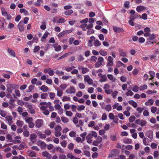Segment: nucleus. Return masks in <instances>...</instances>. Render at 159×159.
<instances>
[{"instance_id":"f257e3e1","label":"nucleus","mask_w":159,"mask_h":159,"mask_svg":"<svg viewBox=\"0 0 159 159\" xmlns=\"http://www.w3.org/2000/svg\"><path fill=\"white\" fill-rule=\"evenodd\" d=\"M16 85L14 84H8L7 85V91L8 93H11L12 90L15 89Z\"/></svg>"},{"instance_id":"f03ea898","label":"nucleus","mask_w":159,"mask_h":159,"mask_svg":"<svg viewBox=\"0 0 159 159\" xmlns=\"http://www.w3.org/2000/svg\"><path fill=\"white\" fill-rule=\"evenodd\" d=\"M61 127L59 125L56 126L55 129V136L56 137H59L61 136Z\"/></svg>"},{"instance_id":"7ed1b4c3","label":"nucleus","mask_w":159,"mask_h":159,"mask_svg":"<svg viewBox=\"0 0 159 159\" xmlns=\"http://www.w3.org/2000/svg\"><path fill=\"white\" fill-rule=\"evenodd\" d=\"M17 27L18 28L19 31L21 32L24 30L25 25L22 20H21L19 22L17 25Z\"/></svg>"},{"instance_id":"20e7f679","label":"nucleus","mask_w":159,"mask_h":159,"mask_svg":"<svg viewBox=\"0 0 159 159\" xmlns=\"http://www.w3.org/2000/svg\"><path fill=\"white\" fill-rule=\"evenodd\" d=\"M72 30H66L59 33L57 35L58 38H61L63 37L65 34L71 33Z\"/></svg>"},{"instance_id":"39448f33","label":"nucleus","mask_w":159,"mask_h":159,"mask_svg":"<svg viewBox=\"0 0 159 159\" xmlns=\"http://www.w3.org/2000/svg\"><path fill=\"white\" fill-rule=\"evenodd\" d=\"M43 120L41 119H37L36 122V127L38 128L41 127L43 124Z\"/></svg>"},{"instance_id":"423d86ee","label":"nucleus","mask_w":159,"mask_h":159,"mask_svg":"<svg viewBox=\"0 0 159 159\" xmlns=\"http://www.w3.org/2000/svg\"><path fill=\"white\" fill-rule=\"evenodd\" d=\"M75 88L73 86H71L70 87L69 89H67L66 91V92L67 93L70 94H74L75 93Z\"/></svg>"},{"instance_id":"0eeeda50","label":"nucleus","mask_w":159,"mask_h":159,"mask_svg":"<svg viewBox=\"0 0 159 159\" xmlns=\"http://www.w3.org/2000/svg\"><path fill=\"white\" fill-rule=\"evenodd\" d=\"M42 155L43 157H46L47 159H51L52 158V155L47 151L42 152Z\"/></svg>"},{"instance_id":"6e6552de","label":"nucleus","mask_w":159,"mask_h":159,"mask_svg":"<svg viewBox=\"0 0 159 159\" xmlns=\"http://www.w3.org/2000/svg\"><path fill=\"white\" fill-rule=\"evenodd\" d=\"M113 58L111 56H109L107 59L108 62L107 64V66H112L113 65Z\"/></svg>"},{"instance_id":"1a4fd4ad","label":"nucleus","mask_w":159,"mask_h":159,"mask_svg":"<svg viewBox=\"0 0 159 159\" xmlns=\"http://www.w3.org/2000/svg\"><path fill=\"white\" fill-rule=\"evenodd\" d=\"M113 30L116 33L124 32V30L120 27H118L116 26H113Z\"/></svg>"},{"instance_id":"9d476101","label":"nucleus","mask_w":159,"mask_h":159,"mask_svg":"<svg viewBox=\"0 0 159 159\" xmlns=\"http://www.w3.org/2000/svg\"><path fill=\"white\" fill-rule=\"evenodd\" d=\"M5 119L8 121L9 125H11L13 122L12 117L11 116H7L6 117Z\"/></svg>"},{"instance_id":"9b49d317","label":"nucleus","mask_w":159,"mask_h":159,"mask_svg":"<svg viewBox=\"0 0 159 159\" xmlns=\"http://www.w3.org/2000/svg\"><path fill=\"white\" fill-rule=\"evenodd\" d=\"M146 136L149 138L150 139L152 140L153 137V132L151 130H149L147 132L146 134Z\"/></svg>"},{"instance_id":"f8f14e48","label":"nucleus","mask_w":159,"mask_h":159,"mask_svg":"<svg viewBox=\"0 0 159 159\" xmlns=\"http://www.w3.org/2000/svg\"><path fill=\"white\" fill-rule=\"evenodd\" d=\"M36 135L34 134H32L30 135V138L32 142L34 143L36 141Z\"/></svg>"},{"instance_id":"ddd939ff","label":"nucleus","mask_w":159,"mask_h":159,"mask_svg":"<svg viewBox=\"0 0 159 159\" xmlns=\"http://www.w3.org/2000/svg\"><path fill=\"white\" fill-rule=\"evenodd\" d=\"M146 8L145 7L143 6H137L136 8V10L138 12L142 11L143 10H145Z\"/></svg>"},{"instance_id":"4468645a","label":"nucleus","mask_w":159,"mask_h":159,"mask_svg":"<svg viewBox=\"0 0 159 159\" xmlns=\"http://www.w3.org/2000/svg\"><path fill=\"white\" fill-rule=\"evenodd\" d=\"M118 51L119 52V54L120 56L125 57L126 56V53L123 49L119 48Z\"/></svg>"},{"instance_id":"2eb2a0df","label":"nucleus","mask_w":159,"mask_h":159,"mask_svg":"<svg viewBox=\"0 0 159 159\" xmlns=\"http://www.w3.org/2000/svg\"><path fill=\"white\" fill-rule=\"evenodd\" d=\"M28 155L31 157H35L36 156V154L34 151H28Z\"/></svg>"},{"instance_id":"dca6fc26","label":"nucleus","mask_w":159,"mask_h":159,"mask_svg":"<svg viewBox=\"0 0 159 159\" xmlns=\"http://www.w3.org/2000/svg\"><path fill=\"white\" fill-rule=\"evenodd\" d=\"M128 103L134 108H136L137 107L138 105L137 103L133 100H129L128 101Z\"/></svg>"},{"instance_id":"f3484780","label":"nucleus","mask_w":159,"mask_h":159,"mask_svg":"<svg viewBox=\"0 0 159 159\" xmlns=\"http://www.w3.org/2000/svg\"><path fill=\"white\" fill-rule=\"evenodd\" d=\"M138 17L141 18L140 15H139L138 13H136L134 15H131L130 16L129 18L132 19V20H134L135 19L137 18Z\"/></svg>"},{"instance_id":"a211bd4d","label":"nucleus","mask_w":159,"mask_h":159,"mask_svg":"<svg viewBox=\"0 0 159 159\" xmlns=\"http://www.w3.org/2000/svg\"><path fill=\"white\" fill-rule=\"evenodd\" d=\"M73 11L71 9L66 10L64 11V14L66 16H69L72 14Z\"/></svg>"},{"instance_id":"6ab92c4d","label":"nucleus","mask_w":159,"mask_h":159,"mask_svg":"<svg viewBox=\"0 0 159 159\" xmlns=\"http://www.w3.org/2000/svg\"><path fill=\"white\" fill-rule=\"evenodd\" d=\"M7 52L11 56L13 57H15V52L13 51L12 49L11 48H8Z\"/></svg>"},{"instance_id":"aec40b11","label":"nucleus","mask_w":159,"mask_h":159,"mask_svg":"<svg viewBox=\"0 0 159 159\" xmlns=\"http://www.w3.org/2000/svg\"><path fill=\"white\" fill-rule=\"evenodd\" d=\"M148 73L150 75V76L151 77V78L149 79V80H151L153 79L155 76V73L153 71H150L148 72Z\"/></svg>"},{"instance_id":"412c9836","label":"nucleus","mask_w":159,"mask_h":159,"mask_svg":"<svg viewBox=\"0 0 159 159\" xmlns=\"http://www.w3.org/2000/svg\"><path fill=\"white\" fill-rule=\"evenodd\" d=\"M40 89L43 92H46L48 91V87L43 85L40 88Z\"/></svg>"},{"instance_id":"4be33fe9","label":"nucleus","mask_w":159,"mask_h":159,"mask_svg":"<svg viewBox=\"0 0 159 159\" xmlns=\"http://www.w3.org/2000/svg\"><path fill=\"white\" fill-rule=\"evenodd\" d=\"M67 157L68 158L70 159H80V158L76 157L72 155L70 153L68 154L67 155Z\"/></svg>"},{"instance_id":"5701e85b","label":"nucleus","mask_w":159,"mask_h":159,"mask_svg":"<svg viewBox=\"0 0 159 159\" xmlns=\"http://www.w3.org/2000/svg\"><path fill=\"white\" fill-rule=\"evenodd\" d=\"M20 11L21 13H24L25 16L29 14L27 10L25 9H20Z\"/></svg>"},{"instance_id":"b1692460","label":"nucleus","mask_w":159,"mask_h":159,"mask_svg":"<svg viewBox=\"0 0 159 159\" xmlns=\"http://www.w3.org/2000/svg\"><path fill=\"white\" fill-rule=\"evenodd\" d=\"M111 105L107 104L105 108V109L107 111H109L111 110Z\"/></svg>"},{"instance_id":"393cba45","label":"nucleus","mask_w":159,"mask_h":159,"mask_svg":"<svg viewBox=\"0 0 159 159\" xmlns=\"http://www.w3.org/2000/svg\"><path fill=\"white\" fill-rule=\"evenodd\" d=\"M107 77L106 75H105L101 76V79L99 80V81L101 82L105 81L107 80Z\"/></svg>"},{"instance_id":"a878e982","label":"nucleus","mask_w":159,"mask_h":159,"mask_svg":"<svg viewBox=\"0 0 159 159\" xmlns=\"http://www.w3.org/2000/svg\"><path fill=\"white\" fill-rule=\"evenodd\" d=\"M94 44L95 47H98L101 45V43L98 40L96 39L94 40Z\"/></svg>"},{"instance_id":"bb28decb","label":"nucleus","mask_w":159,"mask_h":159,"mask_svg":"<svg viewBox=\"0 0 159 159\" xmlns=\"http://www.w3.org/2000/svg\"><path fill=\"white\" fill-rule=\"evenodd\" d=\"M23 123H24L23 121L18 120L17 121L16 124L18 126L20 127H22Z\"/></svg>"},{"instance_id":"cd10ccee","label":"nucleus","mask_w":159,"mask_h":159,"mask_svg":"<svg viewBox=\"0 0 159 159\" xmlns=\"http://www.w3.org/2000/svg\"><path fill=\"white\" fill-rule=\"evenodd\" d=\"M99 53L100 54L103 56H106L107 54V53L104 50H101L99 51Z\"/></svg>"},{"instance_id":"c85d7f7f","label":"nucleus","mask_w":159,"mask_h":159,"mask_svg":"<svg viewBox=\"0 0 159 159\" xmlns=\"http://www.w3.org/2000/svg\"><path fill=\"white\" fill-rule=\"evenodd\" d=\"M123 142L125 143L130 144L131 143L132 140L130 139H128L126 138L124 139Z\"/></svg>"},{"instance_id":"c756f323","label":"nucleus","mask_w":159,"mask_h":159,"mask_svg":"<svg viewBox=\"0 0 159 159\" xmlns=\"http://www.w3.org/2000/svg\"><path fill=\"white\" fill-rule=\"evenodd\" d=\"M85 106L83 105H80L78 106L77 108V110L78 111H80L81 110H84L85 108Z\"/></svg>"},{"instance_id":"7c9ffc66","label":"nucleus","mask_w":159,"mask_h":159,"mask_svg":"<svg viewBox=\"0 0 159 159\" xmlns=\"http://www.w3.org/2000/svg\"><path fill=\"white\" fill-rule=\"evenodd\" d=\"M75 67L74 66H72L71 67L66 66L65 67V69L66 71L67 72H70L71 70H73Z\"/></svg>"},{"instance_id":"2f4dec72","label":"nucleus","mask_w":159,"mask_h":159,"mask_svg":"<svg viewBox=\"0 0 159 159\" xmlns=\"http://www.w3.org/2000/svg\"><path fill=\"white\" fill-rule=\"evenodd\" d=\"M61 118V121L63 123H67L69 121V119L66 117L63 116Z\"/></svg>"},{"instance_id":"473e14b6","label":"nucleus","mask_w":159,"mask_h":159,"mask_svg":"<svg viewBox=\"0 0 159 159\" xmlns=\"http://www.w3.org/2000/svg\"><path fill=\"white\" fill-rule=\"evenodd\" d=\"M0 114L2 117H5L7 115V112L4 110H0Z\"/></svg>"},{"instance_id":"72a5a7b5","label":"nucleus","mask_w":159,"mask_h":159,"mask_svg":"<svg viewBox=\"0 0 159 159\" xmlns=\"http://www.w3.org/2000/svg\"><path fill=\"white\" fill-rule=\"evenodd\" d=\"M148 86L146 84H144L143 85L140 86L139 87V89L140 90L143 91L147 89Z\"/></svg>"},{"instance_id":"f704fd0d","label":"nucleus","mask_w":159,"mask_h":159,"mask_svg":"<svg viewBox=\"0 0 159 159\" xmlns=\"http://www.w3.org/2000/svg\"><path fill=\"white\" fill-rule=\"evenodd\" d=\"M156 38V35L154 34H152L149 35V38L147 39V40H152Z\"/></svg>"},{"instance_id":"c9c22d12","label":"nucleus","mask_w":159,"mask_h":159,"mask_svg":"<svg viewBox=\"0 0 159 159\" xmlns=\"http://www.w3.org/2000/svg\"><path fill=\"white\" fill-rule=\"evenodd\" d=\"M70 97H68L67 96H63L62 97V100L63 102H65L67 101H70Z\"/></svg>"},{"instance_id":"e433bc0d","label":"nucleus","mask_w":159,"mask_h":159,"mask_svg":"<svg viewBox=\"0 0 159 159\" xmlns=\"http://www.w3.org/2000/svg\"><path fill=\"white\" fill-rule=\"evenodd\" d=\"M39 143H40L41 148H45L46 146V144L44 142L39 140Z\"/></svg>"},{"instance_id":"4c0bfd02","label":"nucleus","mask_w":159,"mask_h":159,"mask_svg":"<svg viewBox=\"0 0 159 159\" xmlns=\"http://www.w3.org/2000/svg\"><path fill=\"white\" fill-rule=\"evenodd\" d=\"M65 21V19L62 17L60 18L57 21V23H63Z\"/></svg>"},{"instance_id":"58836bf2","label":"nucleus","mask_w":159,"mask_h":159,"mask_svg":"<svg viewBox=\"0 0 159 159\" xmlns=\"http://www.w3.org/2000/svg\"><path fill=\"white\" fill-rule=\"evenodd\" d=\"M55 149L57 151H59L61 153H63L64 152L63 150L60 147H55Z\"/></svg>"},{"instance_id":"ea45409f","label":"nucleus","mask_w":159,"mask_h":159,"mask_svg":"<svg viewBox=\"0 0 159 159\" xmlns=\"http://www.w3.org/2000/svg\"><path fill=\"white\" fill-rule=\"evenodd\" d=\"M56 73L58 76H61L64 74V72L62 71H60L59 70H57L55 72Z\"/></svg>"},{"instance_id":"a19ab883","label":"nucleus","mask_w":159,"mask_h":159,"mask_svg":"<svg viewBox=\"0 0 159 159\" xmlns=\"http://www.w3.org/2000/svg\"><path fill=\"white\" fill-rule=\"evenodd\" d=\"M127 125L129 127H131L133 128H136L137 126L134 123H128L127 124Z\"/></svg>"},{"instance_id":"79ce46f5","label":"nucleus","mask_w":159,"mask_h":159,"mask_svg":"<svg viewBox=\"0 0 159 159\" xmlns=\"http://www.w3.org/2000/svg\"><path fill=\"white\" fill-rule=\"evenodd\" d=\"M135 117L134 116H131L129 118V121L130 122H132L134 121L135 119Z\"/></svg>"},{"instance_id":"37998d69","label":"nucleus","mask_w":159,"mask_h":159,"mask_svg":"<svg viewBox=\"0 0 159 159\" xmlns=\"http://www.w3.org/2000/svg\"><path fill=\"white\" fill-rule=\"evenodd\" d=\"M40 49V47L39 46H35L33 50L34 53H36L38 52Z\"/></svg>"},{"instance_id":"c03bdc74","label":"nucleus","mask_w":159,"mask_h":159,"mask_svg":"<svg viewBox=\"0 0 159 159\" xmlns=\"http://www.w3.org/2000/svg\"><path fill=\"white\" fill-rule=\"evenodd\" d=\"M116 151L117 150L116 149H113L111 151V154L109 155L111 157H112L115 156L116 155L115 153Z\"/></svg>"},{"instance_id":"a18cd8bd","label":"nucleus","mask_w":159,"mask_h":159,"mask_svg":"<svg viewBox=\"0 0 159 159\" xmlns=\"http://www.w3.org/2000/svg\"><path fill=\"white\" fill-rule=\"evenodd\" d=\"M107 77L108 78L111 80L112 81L114 82L115 81V80H114V77L112 75L108 74L107 75Z\"/></svg>"},{"instance_id":"49530a36","label":"nucleus","mask_w":159,"mask_h":159,"mask_svg":"<svg viewBox=\"0 0 159 159\" xmlns=\"http://www.w3.org/2000/svg\"><path fill=\"white\" fill-rule=\"evenodd\" d=\"M89 70V69L87 68L82 67V72L83 74H85Z\"/></svg>"},{"instance_id":"de8ad7c7","label":"nucleus","mask_w":159,"mask_h":159,"mask_svg":"<svg viewBox=\"0 0 159 159\" xmlns=\"http://www.w3.org/2000/svg\"><path fill=\"white\" fill-rule=\"evenodd\" d=\"M139 87L137 85L134 86L132 89L133 91L134 92H137L139 91Z\"/></svg>"},{"instance_id":"09e8293b","label":"nucleus","mask_w":159,"mask_h":159,"mask_svg":"<svg viewBox=\"0 0 159 159\" xmlns=\"http://www.w3.org/2000/svg\"><path fill=\"white\" fill-rule=\"evenodd\" d=\"M144 110V107H138L137 108L136 110L139 113H141Z\"/></svg>"},{"instance_id":"8fccbe9b","label":"nucleus","mask_w":159,"mask_h":159,"mask_svg":"<svg viewBox=\"0 0 159 159\" xmlns=\"http://www.w3.org/2000/svg\"><path fill=\"white\" fill-rule=\"evenodd\" d=\"M18 149L22 150L24 149L25 147V145L22 144H20L18 145Z\"/></svg>"},{"instance_id":"3c124183","label":"nucleus","mask_w":159,"mask_h":159,"mask_svg":"<svg viewBox=\"0 0 159 159\" xmlns=\"http://www.w3.org/2000/svg\"><path fill=\"white\" fill-rule=\"evenodd\" d=\"M48 96V94L47 93H43L41 94V98L42 99H45L47 98Z\"/></svg>"},{"instance_id":"603ef678","label":"nucleus","mask_w":159,"mask_h":159,"mask_svg":"<svg viewBox=\"0 0 159 159\" xmlns=\"http://www.w3.org/2000/svg\"><path fill=\"white\" fill-rule=\"evenodd\" d=\"M1 127L2 129H7V126L5 123L2 122H1Z\"/></svg>"},{"instance_id":"864d4df0","label":"nucleus","mask_w":159,"mask_h":159,"mask_svg":"<svg viewBox=\"0 0 159 159\" xmlns=\"http://www.w3.org/2000/svg\"><path fill=\"white\" fill-rule=\"evenodd\" d=\"M48 34L49 33L48 32L45 33L43 35V36L41 39V40L43 41V39H45L46 38H47L48 36Z\"/></svg>"},{"instance_id":"5fc2aeb1","label":"nucleus","mask_w":159,"mask_h":159,"mask_svg":"<svg viewBox=\"0 0 159 159\" xmlns=\"http://www.w3.org/2000/svg\"><path fill=\"white\" fill-rule=\"evenodd\" d=\"M140 125L141 126H145L147 124V122L144 120H141Z\"/></svg>"},{"instance_id":"6e6d98bb","label":"nucleus","mask_w":159,"mask_h":159,"mask_svg":"<svg viewBox=\"0 0 159 159\" xmlns=\"http://www.w3.org/2000/svg\"><path fill=\"white\" fill-rule=\"evenodd\" d=\"M74 147V144L72 143H70L68 145V148L70 150H73Z\"/></svg>"},{"instance_id":"4d7b16f0","label":"nucleus","mask_w":159,"mask_h":159,"mask_svg":"<svg viewBox=\"0 0 159 159\" xmlns=\"http://www.w3.org/2000/svg\"><path fill=\"white\" fill-rule=\"evenodd\" d=\"M49 97L52 99H53L55 97V94L54 93H49Z\"/></svg>"},{"instance_id":"13d9d810","label":"nucleus","mask_w":159,"mask_h":159,"mask_svg":"<svg viewBox=\"0 0 159 159\" xmlns=\"http://www.w3.org/2000/svg\"><path fill=\"white\" fill-rule=\"evenodd\" d=\"M69 136L71 137H76L75 133L73 131H71L69 133Z\"/></svg>"},{"instance_id":"bf43d9fd","label":"nucleus","mask_w":159,"mask_h":159,"mask_svg":"<svg viewBox=\"0 0 159 159\" xmlns=\"http://www.w3.org/2000/svg\"><path fill=\"white\" fill-rule=\"evenodd\" d=\"M66 114L67 116L71 117L72 116L73 114L71 111H66Z\"/></svg>"},{"instance_id":"052dcab7","label":"nucleus","mask_w":159,"mask_h":159,"mask_svg":"<svg viewBox=\"0 0 159 159\" xmlns=\"http://www.w3.org/2000/svg\"><path fill=\"white\" fill-rule=\"evenodd\" d=\"M125 94L127 96H132L133 95L134 93L130 90H129Z\"/></svg>"},{"instance_id":"680f3d73","label":"nucleus","mask_w":159,"mask_h":159,"mask_svg":"<svg viewBox=\"0 0 159 159\" xmlns=\"http://www.w3.org/2000/svg\"><path fill=\"white\" fill-rule=\"evenodd\" d=\"M77 106L75 105H72L71 106V109L73 112H75L76 111Z\"/></svg>"},{"instance_id":"e2e57ef3","label":"nucleus","mask_w":159,"mask_h":159,"mask_svg":"<svg viewBox=\"0 0 159 159\" xmlns=\"http://www.w3.org/2000/svg\"><path fill=\"white\" fill-rule=\"evenodd\" d=\"M151 110L152 113H155L157 111V108L156 107H152L151 108Z\"/></svg>"},{"instance_id":"0e129e2a","label":"nucleus","mask_w":159,"mask_h":159,"mask_svg":"<svg viewBox=\"0 0 159 159\" xmlns=\"http://www.w3.org/2000/svg\"><path fill=\"white\" fill-rule=\"evenodd\" d=\"M74 152L75 153L77 154H80L82 152L79 149H75Z\"/></svg>"},{"instance_id":"69168bd1","label":"nucleus","mask_w":159,"mask_h":159,"mask_svg":"<svg viewBox=\"0 0 159 159\" xmlns=\"http://www.w3.org/2000/svg\"><path fill=\"white\" fill-rule=\"evenodd\" d=\"M25 120L27 123H29L30 122H32L33 120V119L31 117H29L26 119Z\"/></svg>"},{"instance_id":"338daca9","label":"nucleus","mask_w":159,"mask_h":159,"mask_svg":"<svg viewBox=\"0 0 159 159\" xmlns=\"http://www.w3.org/2000/svg\"><path fill=\"white\" fill-rule=\"evenodd\" d=\"M143 116H149V113L147 110H144L143 111Z\"/></svg>"},{"instance_id":"774afa93","label":"nucleus","mask_w":159,"mask_h":159,"mask_svg":"<svg viewBox=\"0 0 159 159\" xmlns=\"http://www.w3.org/2000/svg\"><path fill=\"white\" fill-rule=\"evenodd\" d=\"M23 109L20 106H19L18 107V108H17V111L19 113V114L20 115L21 114V113L23 111Z\"/></svg>"}]
</instances>
